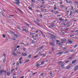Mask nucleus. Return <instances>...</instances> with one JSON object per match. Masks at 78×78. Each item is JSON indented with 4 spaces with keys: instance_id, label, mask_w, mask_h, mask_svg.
<instances>
[{
    "instance_id": "obj_1",
    "label": "nucleus",
    "mask_w": 78,
    "mask_h": 78,
    "mask_svg": "<svg viewBox=\"0 0 78 78\" xmlns=\"http://www.w3.org/2000/svg\"><path fill=\"white\" fill-rule=\"evenodd\" d=\"M49 44L51 45V46H52V47H55V44L51 42H49Z\"/></svg>"
},
{
    "instance_id": "obj_2",
    "label": "nucleus",
    "mask_w": 78,
    "mask_h": 78,
    "mask_svg": "<svg viewBox=\"0 0 78 78\" xmlns=\"http://www.w3.org/2000/svg\"><path fill=\"white\" fill-rule=\"evenodd\" d=\"M72 64H70L68 66H67V67L66 68V69H69L70 68V67H71V66H72Z\"/></svg>"
},
{
    "instance_id": "obj_3",
    "label": "nucleus",
    "mask_w": 78,
    "mask_h": 78,
    "mask_svg": "<svg viewBox=\"0 0 78 78\" xmlns=\"http://www.w3.org/2000/svg\"><path fill=\"white\" fill-rule=\"evenodd\" d=\"M78 69V66H76L75 67L74 70L75 71H76V70Z\"/></svg>"
},
{
    "instance_id": "obj_4",
    "label": "nucleus",
    "mask_w": 78,
    "mask_h": 78,
    "mask_svg": "<svg viewBox=\"0 0 78 78\" xmlns=\"http://www.w3.org/2000/svg\"><path fill=\"white\" fill-rule=\"evenodd\" d=\"M51 38H53V39H56V36L53 34H51Z\"/></svg>"
},
{
    "instance_id": "obj_5",
    "label": "nucleus",
    "mask_w": 78,
    "mask_h": 78,
    "mask_svg": "<svg viewBox=\"0 0 78 78\" xmlns=\"http://www.w3.org/2000/svg\"><path fill=\"white\" fill-rule=\"evenodd\" d=\"M44 48V46H41V47H40L39 48H38V50L39 51L41 50L43 48Z\"/></svg>"
},
{
    "instance_id": "obj_6",
    "label": "nucleus",
    "mask_w": 78,
    "mask_h": 78,
    "mask_svg": "<svg viewBox=\"0 0 78 78\" xmlns=\"http://www.w3.org/2000/svg\"><path fill=\"white\" fill-rule=\"evenodd\" d=\"M4 72V70H0V76H1L3 74V72Z\"/></svg>"
},
{
    "instance_id": "obj_7",
    "label": "nucleus",
    "mask_w": 78,
    "mask_h": 78,
    "mask_svg": "<svg viewBox=\"0 0 78 78\" xmlns=\"http://www.w3.org/2000/svg\"><path fill=\"white\" fill-rule=\"evenodd\" d=\"M63 53V52H58V53H57L56 54V55H62Z\"/></svg>"
},
{
    "instance_id": "obj_8",
    "label": "nucleus",
    "mask_w": 78,
    "mask_h": 78,
    "mask_svg": "<svg viewBox=\"0 0 78 78\" xmlns=\"http://www.w3.org/2000/svg\"><path fill=\"white\" fill-rule=\"evenodd\" d=\"M77 61V60L75 59L72 62V64H75L76 62Z\"/></svg>"
},
{
    "instance_id": "obj_9",
    "label": "nucleus",
    "mask_w": 78,
    "mask_h": 78,
    "mask_svg": "<svg viewBox=\"0 0 78 78\" xmlns=\"http://www.w3.org/2000/svg\"><path fill=\"white\" fill-rule=\"evenodd\" d=\"M22 56H27V54L25 53H22Z\"/></svg>"
},
{
    "instance_id": "obj_10",
    "label": "nucleus",
    "mask_w": 78,
    "mask_h": 78,
    "mask_svg": "<svg viewBox=\"0 0 78 78\" xmlns=\"http://www.w3.org/2000/svg\"><path fill=\"white\" fill-rule=\"evenodd\" d=\"M30 41H31V42H32V44H35V43H36V42L34 41V40L31 39H30Z\"/></svg>"
},
{
    "instance_id": "obj_11",
    "label": "nucleus",
    "mask_w": 78,
    "mask_h": 78,
    "mask_svg": "<svg viewBox=\"0 0 78 78\" xmlns=\"http://www.w3.org/2000/svg\"><path fill=\"white\" fill-rule=\"evenodd\" d=\"M69 50L68 49L66 51H64L63 53H64V54H66V53H69Z\"/></svg>"
},
{
    "instance_id": "obj_12",
    "label": "nucleus",
    "mask_w": 78,
    "mask_h": 78,
    "mask_svg": "<svg viewBox=\"0 0 78 78\" xmlns=\"http://www.w3.org/2000/svg\"><path fill=\"white\" fill-rule=\"evenodd\" d=\"M14 36H15V37H19V36L17 34H14Z\"/></svg>"
},
{
    "instance_id": "obj_13",
    "label": "nucleus",
    "mask_w": 78,
    "mask_h": 78,
    "mask_svg": "<svg viewBox=\"0 0 78 78\" xmlns=\"http://www.w3.org/2000/svg\"><path fill=\"white\" fill-rule=\"evenodd\" d=\"M14 16V15H9V19H11V18H12V17Z\"/></svg>"
},
{
    "instance_id": "obj_14",
    "label": "nucleus",
    "mask_w": 78,
    "mask_h": 78,
    "mask_svg": "<svg viewBox=\"0 0 78 78\" xmlns=\"http://www.w3.org/2000/svg\"><path fill=\"white\" fill-rule=\"evenodd\" d=\"M68 42L69 43V44H71L72 43V41L70 40V39H68Z\"/></svg>"
},
{
    "instance_id": "obj_15",
    "label": "nucleus",
    "mask_w": 78,
    "mask_h": 78,
    "mask_svg": "<svg viewBox=\"0 0 78 78\" xmlns=\"http://www.w3.org/2000/svg\"><path fill=\"white\" fill-rule=\"evenodd\" d=\"M63 50H67V47H63L62 48Z\"/></svg>"
},
{
    "instance_id": "obj_16",
    "label": "nucleus",
    "mask_w": 78,
    "mask_h": 78,
    "mask_svg": "<svg viewBox=\"0 0 78 78\" xmlns=\"http://www.w3.org/2000/svg\"><path fill=\"white\" fill-rule=\"evenodd\" d=\"M36 34V33H32L31 32H30V36H33V35H34V34Z\"/></svg>"
},
{
    "instance_id": "obj_17",
    "label": "nucleus",
    "mask_w": 78,
    "mask_h": 78,
    "mask_svg": "<svg viewBox=\"0 0 78 78\" xmlns=\"http://www.w3.org/2000/svg\"><path fill=\"white\" fill-rule=\"evenodd\" d=\"M44 64V60H43L41 62V65H43Z\"/></svg>"
},
{
    "instance_id": "obj_18",
    "label": "nucleus",
    "mask_w": 78,
    "mask_h": 78,
    "mask_svg": "<svg viewBox=\"0 0 78 78\" xmlns=\"http://www.w3.org/2000/svg\"><path fill=\"white\" fill-rule=\"evenodd\" d=\"M25 23L26 25L27 26V27H30V24L27 23V22H26Z\"/></svg>"
},
{
    "instance_id": "obj_19",
    "label": "nucleus",
    "mask_w": 78,
    "mask_h": 78,
    "mask_svg": "<svg viewBox=\"0 0 78 78\" xmlns=\"http://www.w3.org/2000/svg\"><path fill=\"white\" fill-rule=\"evenodd\" d=\"M61 67H62V69H64V65H61Z\"/></svg>"
},
{
    "instance_id": "obj_20",
    "label": "nucleus",
    "mask_w": 78,
    "mask_h": 78,
    "mask_svg": "<svg viewBox=\"0 0 78 78\" xmlns=\"http://www.w3.org/2000/svg\"><path fill=\"white\" fill-rule=\"evenodd\" d=\"M17 50V48H15L13 50V52H15Z\"/></svg>"
},
{
    "instance_id": "obj_21",
    "label": "nucleus",
    "mask_w": 78,
    "mask_h": 78,
    "mask_svg": "<svg viewBox=\"0 0 78 78\" xmlns=\"http://www.w3.org/2000/svg\"><path fill=\"white\" fill-rule=\"evenodd\" d=\"M37 67H39V64L37 63L36 65Z\"/></svg>"
},
{
    "instance_id": "obj_22",
    "label": "nucleus",
    "mask_w": 78,
    "mask_h": 78,
    "mask_svg": "<svg viewBox=\"0 0 78 78\" xmlns=\"http://www.w3.org/2000/svg\"><path fill=\"white\" fill-rule=\"evenodd\" d=\"M63 43H64V42H62L60 43H58V45H60L61 44H63Z\"/></svg>"
},
{
    "instance_id": "obj_23",
    "label": "nucleus",
    "mask_w": 78,
    "mask_h": 78,
    "mask_svg": "<svg viewBox=\"0 0 78 78\" xmlns=\"http://www.w3.org/2000/svg\"><path fill=\"white\" fill-rule=\"evenodd\" d=\"M11 39H12V40H13V41H16V38H14V37L13 38H12Z\"/></svg>"
},
{
    "instance_id": "obj_24",
    "label": "nucleus",
    "mask_w": 78,
    "mask_h": 78,
    "mask_svg": "<svg viewBox=\"0 0 78 78\" xmlns=\"http://www.w3.org/2000/svg\"><path fill=\"white\" fill-rule=\"evenodd\" d=\"M38 56H39V55L35 56L33 58H34V59H35V58H37V57H38Z\"/></svg>"
},
{
    "instance_id": "obj_25",
    "label": "nucleus",
    "mask_w": 78,
    "mask_h": 78,
    "mask_svg": "<svg viewBox=\"0 0 78 78\" xmlns=\"http://www.w3.org/2000/svg\"><path fill=\"white\" fill-rule=\"evenodd\" d=\"M41 56H44V57L45 56H46V55H45V54H41Z\"/></svg>"
},
{
    "instance_id": "obj_26",
    "label": "nucleus",
    "mask_w": 78,
    "mask_h": 78,
    "mask_svg": "<svg viewBox=\"0 0 78 78\" xmlns=\"http://www.w3.org/2000/svg\"><path fill=\"white\" fill-rule=\"evenodd\" d=\"M7 76H10V73H9L8 72H7Z\"/></svg>"
},
{
    "instance_id": "obj_27",
    "label": "nucleus",
    "mask_w": 78,
    "mask_h": 78,
    "mask_svg": "<svg viewBox=\"0 0 78 78\" xmlns=\"http://www.w3.org/2000/svg\"><path fill=\"white\" fill-rule=\"evenodd\" d=\"M51 26V27H52V28H53V27H55V25L53 24H52Z\"/></svg>"
},
{
    "instance_id": "obj_28",
    "label": "nucleus",
    "mask_w": 78,
    "mask_h": 78,
    "mask_svg": "<svg viewBox=\"0 0 78 78\" xmlns=\"http://www.w3.org/2000/svg\"><path fill=\"white\" fill-rule=\"evenodd\" d=\"M62 61H60L59 62H58V64H62Z\"/></svg>"
},
{
    "instance_id": "obj_29",
    "label": "nucleus",
    "mask_w": 78,
    "mask_h": 78,
    "mask_svg": "<svg viewBox=\"0 0 78 78\" xmlns=\"http://www.w3.org/2000/svg\"><path fill=\"white\" fill-rule=\"evenodd\" d=\"M72 14V11H70V14L69 16H71Z\"/></svg>"
},
{
    "instance_id": "obj_30",
    "label": "nucleus",
    "mask_w": 78,
    "mask_h": 78,
    "mask_svg": "<svg viewBox=\"0 0 78 78\" xmlns=\"http://www.w3.org/2000/svg\"><path fill=\"white\" fill-rule=\"evenodd\" d=\"M39 23L37 22V23H36V24H37V25H38V26H39V27H40V25Z\"/></svg>"
},
{
    "instance_id": "obj_31",
    "label": "nucleus",
    "mask_w": 78,
    "mask_h": 78,
    "mask_svg": "<svg viewBox=\"0 0 78 78\" xmlns=\"http://www.w3.org/2000/svg\"><path fill=\"white\" fill-rule=\"evenodd\" d=\"M41 76H44V73H42L41 74Z\"/></svg>"
},
{
    "instance_id": "obj_32",
    "label": "nucleus",
    "mask_w": 78,
    "mask_h": 78,
    "mask_svg": "<svg viewBox=\"0 0 78 78\" xmlns=\"http://www.w3.org/2000/svg\"><path fill=\"white\" fill-rule=\"evenodd\" d=\"M17 54H18V55H20V54H21V53L20 51H18L17 52Z\"/></svg>"
},
{
    "instance_id": "obj_33",
    "label": "nucleus",
    "mask_w": 78,
    "mask_h": 78,
    "mask_svg": "<svg viewBox=\"0 0 78 78\" xmlns=\"http://www.w3.org/2000/svg\"><path fill=\"white\" fill-rule=\"evenodd\" d=\"M31 1L32 3H35V0H31Z\"/></svg>"
},
{
    "instance_id": "obj_34",
    "label": "nucleus",
    "mask_w": 78,
    "mask_h": 78,
    "mask_svg": "<svg viewBox=\"0 0 78 78\" xmlns=\"http://www.w3.org/2000/svg\"><path fill=\"white\" fill-rule=\"evenodd\" d=\"M14 3H15V4H16V5H20V4L18 3V2H16V3H14V2H13Z\"/></svg>"
},
{
    "instance_id": "obj_35",
    "label": "nucleus",
    "mask_w": 78,
    "mask_h": 78,
    "mask_svg": "<svg viewBox=\"0 0 78 78\" xmlns=\"http://www.w3.org/2000/svg\"><path fill=\"white\" fill-rule=\"evenodd\" d=\"M2 36L3 37H4V38H5L6 36H5V35L4 34H3L2 35Z\"/></svg>"
},
{
    "instance_id": "obj_36",
    "label": "nucleus",
    "mask_w": 78,
    "mask_h": 78,
    "mask_svg": "<svg viewBox=\"0 0 78 78\" xmlns=\"http://www.w3.org/2000/svg\"><path fill=\"white\" fill-rule=\"evenodd\" d=\"M16 2H17L18 3H20V1H19V0H15Z\"/></svg>"
},
{
    "instance_id": "obj_37",
    "label": "nucleus",
    "mask_w": 78,
    "mask_h": 78,
    "mask_svg": "<svg viewBox=\"0 0 78 78\" xmlns=\"http://www.w3.org/2000/svg\"><path fill=\"white\" fill-rule=\"evenodd\" d=\"M28 8L29 9H30V10H32V9L31 8V7H29Z\"/></svg>"
},
{
    "instance_id": "obj_38",
    "label": "nucleus",
    "mask_w": 78,
    "mask_h": 78,
    "mask_svg": "<svg viewBox=\"0 0 78 78\" xmlns=\"http://www.w3.org/2000/svg\"><path fill=\"white\" fill-rule=\"evenodd\" d=\"M54 9L55 10H56V9H57V7H56V6H55L54 8Z\"/></svg>"
},
{
    "instance_id": "obj_39",
    "label": "nucleus",
    "mask_w": 78,
    "mask_h": 78,
    "mask_svg": "<svg viewBox=\"0 0 78 78\" xmlns=\"http://www.w3.org/2000/svg\"><path fill=\"white\" fill-rule=\"evenodd\" d=\"M30 6H31V7H32V8H33V7H34V5H33V4H31L30 5Z\"/></svg>"
},
{
    "instance_id": "obj_40",
    "label": "nucleus",
    "mask_w": 78,
    "mask_h": 78,
    "mask_svg": "<svg viewBox=\"0 0 78 78\" xmlns=\"http://www.w3.org/2000/svg\"><path fill=\"white\" fill-rule=\"evenodd\" d=\"M14 52H14V51H12V53L11 54V55H14Z\"/></svg>"
},
{
    "instance_id": "obj_41",
    "label": "nucleus",
    "mask_w": 78,
    "mask_h": 78,
    "mask_svg": "<svg viewBox=\"0 0 78 78\" xmlns=\"http://www.w3.org/2000/svg\"><path fill=\"white\" fill-rule=\"evenodd\" d=\"M22 58H23V57H20V58L19 59V60L20 61H21V60L22 59Z\"/></svg>"
},
{
    "instance_id": "obj_42",
    "label": "nucleus",
    "mask_w": 78,
    "mask_h": 78,
    "mask_svg": "<svg viewBox=\"0 0 78 78\" xmlns=\"http://www.w3.org/2000/svg\"><path fill=\"white\" fill-rule=\"evenodd\" d=\"M4 73H5V75H6V70L4 71Z\"/></svg>"
},
{
    "instance_id": "obj_43",
    "label": "nucleus",
    "mask_w": 78,
    "mask_h": 78,
    "mask_svg": "<svg viewBox=\"0 0 78 78\" xmlns=\"http://www.w3.org/2000/svg\"><path fill=\"white\" fill-rule=\"evenodd\" d=\"M70 62V61L68 60V61H66V62H66V63H68V62Z\"/></svg>"
},
{
    "instance_id": "obj_44",
    "label": "nucleus",
    "mask_w": 78,
    "mask_h": 78,
    "mask_svg": "<svg viewBox=\"0 0 78 78\" xmlns=\"http://www.w3.org/2000/svg\"><path fill=\"white\" fill-rule=\"evenodd\" d=\"M69 30V28H67L65 30V31H67V30Z\"/></svg>"
},
{
    "instance_id": "obj_45",
    "label": "nucleus",
    "mask_w": 78,
    "mask_h": 78,
    "mask_svg": "<svg viewBox=\"0 0 78 78\" xmlns=\"http://www.w3.org/2000/svg\"><path fill=\"white\" fill-rule=\"evenodd\" d=\"M21 44H22V45H25V44H24V43H23V42H21Z\"/></svg>"
},
{
    "instance_id": "obj_46",
    "label": "nucleus",
    "mask_w": 78,
    "mask_h": 78,
    "mask_svg": "<svg viewBox=\"0 0 78 78\" xmlns=\"http://www.w3.org/2000/svg\"><path fill=\"white\" fill-rule=\"evenodd\" d=\"M31 56H32V55H29L28 58H31Z\"/></svg>"
},
{
    "instance_id": "obj_47",
    "label": "nucleus",
    "mask_w": 78,
    "mask_h": 78,
    "mask_svg": "<svg viewBox=\"0 0 78 78\" xmlns=\"http://www.w3.org/2000/svg\"><path fill=\"white\" fill-rule=\"evenodd\" d=\"M17 28H18V29H19V30H21V29L20 28V27H17Z\"/></svg>"
},
{
    "instance_id": "obj_48",
    "label": "nucleus",
    "mask_w": 78,
    "mask_h": 78,
    "mask_svg": "<svg viewBox=\"0 0 78 78\" xmlns=\"http://www.w3.org/2000/svg\"><path fill=\"white\" fill-rule=\"evenodd\" d=\"M62 18H59V20H60V21H61V20H62Z\"/></svg>"
},
{
    "instance_id": "obj_49",
    "label": "nucleus",
    "mask_w": 78,
    "mask_h": 78,
    "mask_svg": "<svg viewBox=\"0 0 78 78\" xmlns=\"http://www.w3.org/2000/svg\"><path fill=\"white\" fill-rule=\"evenodd\" d=\"M65 1L67 3H69V2L68 1H67V0H66Z\"/></svg>"
},
{
    "instance_id": "obj_50",
    "label": "nucleus",
    "mask_w": 78,
    "mask_h": 78,
    "mask_svg": "<svg viewBox=\"0 0 78 78\" xmlns=\"http://www.w3.org/2000/svg\"><path fill=\"white\" fill-rule=\"evenodd\" d=\"M13 55H14V56H17V54L15 53V54H14Z\"/></svg>"
},
{
    "instance_id": "obj_51",
    "label": "nucleus",
    "mask_w": 78,
    "mask_h": 78,
    "mask_svg": "<svg viewBox=\"0 0 78 78\" xmlns=\"http://www.w3.org/2000/svg\"><path fill=\"white\" fill-rule=\"evenodd\" d=\"M37 55H41V52H39Z\"/></svg>"
},
{
    "instance_id": "obj_52",
    "label": "nucleus",
    "mask_w": 78,
    "mask_h": 78,
    "mask_svg": "<svg viewBox=\"0 0 78 78\" xmlns=\"http://www.w3.org/2000/svg\"><path fill=\"white\" fill-rule=\"evenodd\" d=\"M70 37H73L74 35H72L70 36Z\"/></svg>"
},
{
    "instance_id": "obj_53",
    "label": "nucleus",
    "mask_w": 78,
    "mask_h": 78,
    "mask_svg": "<svg viewBox=\"0 0 78 78\" xmlns=\"http://www.w3.org/2000/svg\"><path fill=\"white\" fill-rule=\"evenodd\" d=\"M40 32H41V34H42V35H43V34H44V33H43L42 32V31H40Z\"/></svg>"
},
{
    "instance_id": "obj_54",
    "label": "nucleus",
    "mask_w": 78,
    "mask_h": 78,
    "mask_svg": "<svg viewBox=\"0 0 78 78\" xmlns=\"http://www.w3.org/2000/svg\"><path fill=\"white\" fill-rule=\"evenodd\" d=\"M51 39L52 40V41H53V42H55V41L53 39V38H51Z\"/></svg>"
},
{
    "instance_id": "obj_55",
    "label": "nucleus",
    "mask_w": 78,
    "mask_h": 78,
    "mask_svg": "<svg viewBox=\"0 0 78 78\" xmlns=\"http://www.w3.org/2000/svg\"><path fill=\"white\" fill-rule=\"evenodd\" d=\"M77 46H78L77 45H76L74 46V48H76V47H77Z\"/></svg>"
},
{
    "instance_id": "obj_56",
    "label": "nucleus",
    "mask_w": 78,
    "mask_h": 78,
    "mask_svg": "<svg viewBox=\"0 0 78 78\" xmlns=\"http://www.w3.org/2000/svg\"><path fill=\"white\" fill-rule=\"evenodd\" d=\"M6 61V59H4L3 61V63H4Z\"/></svg>"
},
{
    "instance_id": "obj_57",
    "label": "nucleus",
    "mask_w": 78,
    "mask_h": 78,
    "mask_svg": "<svg viewBox=\"0 0 78 78\" xmlns=\"http://www.w3.org/2000/svg\"><path fill=\"white\" fill-rule=\"evenodd\" d=\"M72 2L71 1H69V3H71V4H72Z\"/></svg>"
},
{
    "instance_id": "obj_58",
    "label": "nucleus",
    "mask_w": 78,
    "mask_h": 78,
    "mask_svg": "<svg viewBox=\"0 0 78 78\" xmlns=\"http://www.w3.org/2000/svg\"><path fill=\"white\" fill-rule=\"evenodd\" d=\"M16 64L17 66H19V63H16Z\"/></svg>"
},
{
    "instance_id": "obj_59",
    "label": "nucleus",
    "mask_w": 78,
    "mask_h": 78,
    "mask_svg": "<svg viewBox=\"0 0 78 78\" xmlns=\"http://www.w3.org/2000/svg\"><path fill=\"white\" fill-rule=\"evenodd\" d=\"M61 16V15H57V17H60Z\"/></svg>"
},
{
    "instance_id": "obj_60",
    "label": "nucleus",
    "mask_w": 78,
    "mask_h": 78,
    "mask_svg": "<svg viewBox=\"0 0 78 78\" xmlns=\"http://www.w3.org/2000/svg\"><path fill=\"white\" fill-rule=\"evenodd\" d=\"M20 47V46L19 45L17 46V48H19Z\"/></svg>"
},
{
    "instance_id": "obj_61",
    "label": "nucleus",
    "mask_w": 78,
    "mask_h": 78,
    "mask_svg": "<svg viewBox=\"0 0 78 78\" xmlns=\"http://www.w3.org/2000/svg\"><path fill=\"white\" fill-rule=\"evenodd\" d=\"M26 29H23V31H26Z\"/></svg>"
},
{
    "instance_id": "obj_62",
    "label": "nucleus",
    "mask_w": 78,
    "mask_h": 78,
    "mask_svg": "<svg viewBox=\"0 0 78 78\" xmlns=\"http://www.w3.org/2000/svg\"><path fill=\"white\" fill-rule=\"evenodd\" d=\"M25 50H26V49L25 48L23 49V51H25Z\"/></svg>"
},
{
    "instance_id": "obj_63",
    "label": "nucleus",
    "mask_w": 78,
    "mask_h": 78,
    "mask_svg": "<svg viewBox=\"0 0 78 78\" xmlns=\"http://www.w3.org/2000/svg\"><path fill=\"white\" fill-rule=\"evenodd\" d=\"M34 23H36L37 22L35 20L34 21Z\"/></svg>"
},
{
    "instance_id": "obj_64",
    "label": "nucleus",
    "mask_w": 78,
    "mask_h": 78,
    "mask_svg": "<svg viewBox=\"0 0 78 78\" xmlns=\"http://www.w3.org/2000/svg\"><path fill=\"white\" fill-rule=\"evenodd\" d=\"M71 9L72 10H73V7L72 6H71Z\"/></svg>"
}]
</instances>
